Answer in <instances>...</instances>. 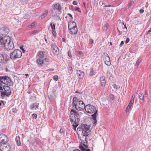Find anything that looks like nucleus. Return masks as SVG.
Wrapping results in <instances>:
<instances>
[{
	"mask_svg": "<svg viewBox=\"0 0 151 151\" xmlns=\"http://www.w3.org/2000/svg\"><path fill=\"white\" fill-rule=\"evenodd\" d=\"M151 32V29L149 30L147 32V33H150Z\"/></svg>",
	"mask_w": 151,
	"mask_h": 151,
	"instance_id": "60",
	"label": "nucleus"
},
{
	"mask_svg": "<svg viewBox=\"0 0 151 151\" xmlns=\"http://www.w3.org/2000/svg\"><path fill=\"white\" fill-rule=\"evenodd\" d=\"M144 12V10L143 9H141L139 11V12L140 13H142Z\"/></svg>",
	"mask_w": 151,
	"mask_h": 151,
	"instance_id": "46",
	"label": "nucleus"
},
{
	"mask_svg": "<svg viewBox=\"0 0 151 151\" xmlns=\"http://www.w3.org/2000/svg\"><path fill=\"white\" fill-rule=\"evenodd\" d=\"M45 41L46 42V43H47V39H46V38H45Z\"/></svg>",
	"mask_w": 151,
	"mask_h": 151,
	"instance_id": "63",
	"label": "nucleus"
},
{
	"mask_svg": "<svg viewBox=\"0 0 151 151\" xmlns=\"http://www.w3.org/2000/svg\"><path fill=\"white\" fill-rule=\"evenodd\" d=\"M78 112L73 109H71L70 112V119L71 122H74L75 125H73V126H76L75 129L78 125V123L80 119L77 116Z\"/></svg>",
	"mask_w": 151,
	"mask_h": 151,
	"instance_id": "4",
	"label": "nucleus"
},
{
	"mask_svg": "<svg viewBox=\"0 0 151 151\" xmlns=\"http://www.w3.org/2000/svg\"><path fill=\"white\" fill-rule=\"evenodd\" d=\"M73 4L74 5H76L78 4V3L77 1H74L73 2Z\"/></svg>",
	"mask_w": 151,
	"mask_h": 151,
	"instance_id": "44",
	"label": "nucleus"
},
{
	"mask_svg": "<svg viewBox=\"0 0 151 151\" xmlns=\"http://www.w3.org/2000/svg\"><path fill=\"white\" fill-rule=\"evenodd\" d=\"M117 30L118 31H119V35H121L122 34V32H121L120 31H119L118 27H117Z\"/></svg>",
	"mask_w": 151,
	"mask_h": 151,
	"instance_id": "49",
	"label": "nucleus"
},
{
	"mask_svg": "<svg viewBox=\"0 0 151 151\" xmlns=\"http://www.w3.org/2000/svg\"><path fill=\"white\" fill-rule=\"evenodd\" d=\"M58 77L57 75L54 76L53 77V80L56 81L58 80Z\"/></svg>",
	"mask_w": 151,
	"mask_h": 151,
	"instance_id": "35",
	"label": "nucleus"
},
{
	"mask_svg": "<svg viewBox=\"0 0 151 151\" xmlns=\"http://www.w3.org/2000/svg\"><path fill=\"white\" fill-rule=\"evenodd\" d=\"M100 83L102 86H104L106 85V81L105 77L104 76H102L100 77Z\"/></svg>",
	"mask_w": 151,
	"mask_h": 151,
	"instance_id": "17",
	"label": "nucleus"
},
{
	"mask_svg": "<svg viewBox=\"0 0 151 151\" xmlns=\"http://www.w3.org/2000/svg\"><path fill=\"white\" fill-rule=\"evenodd\" d=\"M8 140V139L6 135L3 134H0V144L6 143Z\"/></svg>",
	"mask_w": 151,
	"mask_h": 151,
	"instance_id": "12",
	"label": "nucleus"
},
{
	"mask_svg": "<svg viewBox=\"0 0 151 151\" xmlns=\"http://www.w3.org/2000/svg\"><path fill=\"white\" fill-rule=\"evenodd\" d=\"M20 47V49L22 51L23 53L25 55L24 52L25 50H24V49L23 48V46H21Z\"/></svg>",
	"mask_w": 151,
	"mask_h": 151,
	"instance_id": "37",
	"label": "nucleus"
},
{
	"mask_svg": "<svg viewBox=\"0 0 151 151\" xmlns=\"http://www.w3.org/2000/svg\"><path fill=\"white\" fill-rule=\"evenodd\" d=\"M25 76H26L27 77V76H29L28 74H25Z\"/></svg>",
	"mask_w": 151,
	"mask_h": 151,
	"instance_id": "64",
	"label": "nucleus"
},
{
	"mask_svg": "<svg viewBox=\"0 0 151 151\" xmlns=\"http://www.w3.org/2000/svg\"><path fill=\"white\" fill-rule=\"evenodd\" d=\"M83 145L84 146H85V147L86 148H87V145H86V144H83Z\"/></svg>",
	"mask_w": 151,
	"mask_h": 151,
	"instance_id": "58",
	"label": "nucleus"
},
{
	"mask_svg": "<svg viewBox=\"0 0 151 151\" xmlns=\"http://www.w3.org/2000/svg\"><path fill=\"white\" fill-rule=\"evenodd\" d=\"M50 26L52 30H55V24L53 23H51L50 24Z\"/></svg>",
	"mask_w": 151,
	"mask_h": 151,
	"instance_id": "29",
	"label": "nucleus"
},
{
	"mask_svg": "<svg viewBox=\"0 0 151 151\" xmlns=\"http://www.w3.org/2000/svg\"><path fill=\"white\" fill-rule=\"evenodd\" d=\"M134 95H132L130 100H132V101H134Z\"/></svg>",
	"mask_w": 151,
	"mask_h": 151,
	"instance_id": "45",
	"label": "nucleus"
},
{
	"mask_svg": "<svg viewBox=\"0 0 151 151\" xmlns=\"http://www.w3.org/2000/svg\"><path fill=\"white\" fill-rule=\"evenodd\" d=\"M73 151H81L79 150H73Z\"/></svg>",
	"mask_w": 151,
	"mask_h": 151,
	"instance_id": "61",
	"label": "nucleus"
},
{
	"mask_svg": "<svg viewBox=\"0 0 151 151\" xmlns=\"http://www.w3.org/2000/svg\"><path fill=\"white\" fill-rule=\"evenodd\" d=\"M102 6H103V7H108L109 6L107 4L105 3L104 2H102Z\"/></svg>",
	"mask_w": 151,
	"mask_h": 151,
	"instance_id": "34",
	"label": "nucleus"
},
{
	"mask_svg": "<svg viewBox=\"0 0 151 151\" xmlns=\"http://www.w3.org/2000/svg\"><path fill=\"white\" fill-rule=\"evenodd\" d=\"M39 104L36 103H33L31 104L30 106V108L32 110H36L38 109Z\"/></svg>",
	"mask_w": 151,
	"mask_h": 151,
	"instance_id": "14",
	"label": "nucleus"
},
{
	"mask_svg": "<svg viewBox=\"0 0 151 151\" xmlns=\"http://www.w3.org/2000/svg\"><path fill=\"white\" fill-rule=\"evenodd\" d=\"M1 86V83H0V92H1V91H2L3 89V86Z\"/></svg>",
	"mask_w": 151,
	"mask_h": 151,
	"instance_id": "40",
	"label": "nucleus"
},
{
	"mask_svg": "<svg viewBox=\"0 0 151 151\" xmlns=\"http://www.w3.org/2000/svg\"><path fill=\"white\" fill-rule=\"evenodd\" d=\"M109 97L110 99H111L112 100H113L114 99V95L113 94L110 95L109 96Z\"/></svg>",
	"mask_w": 151,
	"mask_h": 151,
	"instance_id": "38",
	"label": "nucleus"
},
{
	"mask_svg": "<svg viewBox=\"0 0 151 151\" xmlns=\"http://www.w3.org/2000/svg\"><path fill=\"white\" fill-rule=\"evenodd\" d=\"M51 11L52 16H54L57 15L58 14H59V12L61 11L59 10V9H56L53 8H52Z\"/></svg>",
	"mask_w": 151,
	"mask_h": 151,
	"instance_id": "16",
	"label": "nucleus"
},
{
	"mask_svg": "<svg viewBox=\"0 0 151 151\" xmlns=\"http://www.w3.org/2000/svg\"><path fill=\"white\" fill-rule=\"evenodd\" d=\"M134 3V2L133 1H131L130 3L129 4V5H131Z\"/></svg>",
	"mask_w": 151,
	"mask_h": 151,
	"instance_id": "54",
	"label": "nucleus"
},
{
	"mask_svg": "<svg viewBox=\"0 0 151 151\" xmlns=\"http://www.w3.org/2000/svg\"><path fill=\"white\" fill-rule=\"evenodd\" d=\"M145 94L146 95H147V91H145Z\"/></svg>",
	"mask_w": 151,
	"mask_h": 151,
	"instance_id": "57",
	"label": "nucleus"
},
{
	"mask_svg": "<svg viewBox=\"0 0 151 151\" xmlns=\"http://www.w3.org/2000/svg\"><path fill=\"white\" fill-rule=\"evenodd\" d=\"M68 28L69 33L72 35H75L77 33L78 29L76 26V24L75 22H71L68 24Z\"/></svg>",
	"mask_w": 151,
	"mask_h": 151,
	"instance_id": "5",
	"label": "nucleus"
},
{
	"mask_svg": "<svg viewBox=\"0 0 151 151\" xmlns=\"http://www.w3.org/2000/svg\"><path fill=\"white\" fill-rule=\"evenodd\" d=\"M9 40V37L8 36L4 37L0 36V46L6 48L7 42Z\"/></svg>",
	"mask_w": 151,
	"mask_h": 151,
	"instance_id": "8",
	"label": "nucleus"
},
{
	"mask_svg": "<svg viewBox=\"0 0 151 151\" xmlns=\"http://www.w3.org/2000/svg\"><path fill=\"white\" fill-rule=\"evenodd\" d=\"M124 44V42L123 41H122L121 42L120 44V45H119L120 47H122L123 46V45Z\"/></svg>",
	"mask_w": 151,
	"mask_h": 151,
	"instance_id": "42",
	"label": "nucleus"
},
{
	"mask_svg": "<svg viewBox=\"0 0 151 151\" xmlns=\"http://www.w3.org/2000/svg\"><path fill=\"white\" fill-rule=\"evenodd\" d=\"M48 70L49 71H53L54 69H48Z\"/></svg>",
	"mask_w": 151,
	"mask_h": 151,
	"instance_id": "59",
	"label": "nucleus"
},
{
	"mask_svg": "<svg viewBox=\"0 0 151 151\" xmlns=\"http://www.w3.org/2000/svg\"><path fill=\"white\" fill-rule=\"evenodd\" d=\"M141 60L142 59L141 58H140L137 61L136 64V66L137 67L138 66L139 63L141 62Z\"/></svg>",
	"mask_w": 151,
	"mask_h": 151,
	"instance_id": "31",
	"label": "nucleus"
},
{
	"mask_svg": "<svg viewBox=\"0 0 151 151\" xmlns=\"http://www.w3.org/2000/svg\"><path fill=\"white\" fill-rule=\"evenodd\" d=\"M53 8L56 9H59V10L61 11V7L59 4L57 3L52 5Z\"/></svg>",
	"mask_w": 151,
	"mask_h": 151,
	"instance_id": "22",
	"label": "nucleus"
},
{
	"mask_svg": "<svg viewBox=\"0 0 151 151\" xmlns=\"http://www.w3.org/2000/svg\"><path fill=\"white\" fill-rule=\"evenodd\" d=\"M134 102V101H132V100H130V102L129 103V104L131 105H132V104Z\"/></svg>",
	"mask_w": 151,
	"mask_h": 151,
	"instance_id": "48",
	"label": "nucleus"
},
{
	"mask_svg": "<svg viewBox=\"0 0 151 151\" xmlns=\"http://www.w3.org/2000/svg\"><path fill=\"white\" fill-rule=\"evenodd\" d=\"M11 82V79L8 76H0V83H2L7 86H10Z\"/></svg>",
	"mask_w": 151,
	"mask_h": 151,
	"instance_id": "9",
	"label": "nucleus"
},
{
	"mask_svg": "<svg viewBox=\"0 0 151 151\" xmlns=\"http://www.w3.org/2000/svg\"><path fill=\"white\" fill-rule=\"evenodd\" d=\"M49 61V59L46 57H39L36 61L37 64L40 66L46 65Z\"/></svg>",
	"mask_w": 151,
	"mask_h": 151,
	"instance_id": "7",
	"label": "nucleus"
},
{
	"mask_svg": "<svg viewBox=\"0 0 151 151\" xmlns=\"http://www.w3.org/2000/svg\"><path fill=\"white\" fill-rule=\"evenodd\" d=\"M22 55L25 56L23 55L22 52L19 50H15L14 52L10 54V57H21Z\"/></svg>",
	"mask_w": 151,
	"mask_h": 151,
	"instance_id": "11",
	"label": "nucleus"
},
{
	"mask_svg": "<svg viewBox=\"0 0 151 151\" xmlns=\"http://www.w3.org/2000/svg\"><path fill=\"white\" fill-rule=\"evenodd\" d=\"M48 13V10H46L45 11L44 13H43V14L42 15V16H41V18L42 19L44 18L45 16H46L47 15V13Z\"/></svg>",
	"mask_w": 151,
	"mask_h": 151,
	"instance_id": "25",
	"label": "nucleus"
},
{
	"mask_svg": "<svg viewBox=\"0 0 151 151\" xmlns=\"http://www.w3.org/2000/svg\"><path fill=\"white\" fill-rule=\"evenodd\" d=\"M77 52L78 54H79L80 55H81L82 53V52L81 51H78Z\"/></svg>",
	"mask_w": 151,
	"mask_h": 151,
	"instance_id": "50",
	"label": "nucleus"
},
{
	"mask_svg": "<svg viewBox=\"0 0 151 151\" xmlns=\"http://www.w3.org/2000/svg\"><path fill=\"white\" fill-rule=\"evenodd\" d=\"M108 25L107 23H106L104 25V27L103 28V30L104 31L106 30L107 29H108Z\"/></svg>",
	"mask_w": 151,
	"mask_h": 151,
	"instance_id": "30",
	"label": "nucleus"
},
{
	"mask_svg": "<svg viewBox=\"0 0 151 151\" xmlns=\"http://www.w3.org/2000/svg\"><path fill=\"white\" fill-rule=\"evenodd\" d=\"M35 25V23H32L29 26V27L30 28H32L34 27Z\"/></svg>",
	"mask_w": 151,
	"mask_h": 151,
	"instance_id": "33",
	"label": "nucleus"
},
{
	"mask_svg": "<svg viewBox=\"0 0 151 151\" xmlns=\"http://www.w3.org/2000/svg\"><path fill=\"white\" fill-rule=\"evenodd\" d=\"M113 86L114 88H116V89H118L119 88H120L119 86H118V85H116L115 84H114V85H113Z\"/></svg>",
	"mask_w": 151,
	"mask_h": 151,
	"instance_id": "36",
	"label": "nucleus"
},
{
	"mask_svg": "<svg viewBox=\"0 0 151 151\" xmlns=\"http://www.w3.org/2000/svg\"><path fill=\"white\" fill-rule=\"evenodd\" d=\"M11 147L8 143H4L0 146V150L1 151H10Z\"/></svg>",
	"mask_w": 151,
	"mask_h": 151,
	"instance_id": "10",
	"label": "nucleus"
},
{
	"mask_svg": "<svg viewBox=\"0 0 151 151\" xmlns=\"http://www.w3.org/2000/svg\"><path fill=\"white\" fill-rule=\"evenodd\" d=\"M32 116L33 118L36 119L37 117V115L35 114H33L32 115Z\"/></svg>",
	"mask_w": 151,
	"mask_h": 151,
	"instance_id": "41",
	"label": "nucleus"
},
{
	"mask_svg": "<svg viewBox=\"0 0 151 151\" xmlns=\"http://www.w3.org/2000/svg\"><path fill=\"white\" fill-rule=\"evenodd\" d=\"M105 63L107 65L109 66L111 64L110 57H105L104 59Z\"/></svg>",
	"mask_w": 151,
	"mask_h": 151,
	"instance_id": "18",
	"label": "nucleus"
},
{
	"mask_svg": "<svg viewBox=\"0 0 151 151\" xmlns=\"http://www.w3.org/2000/svg\"><path fill=\"white\" fill-rule=\"evenodd\" d=\"M9 60V59L7 58V57H0V63H6Z\"/></svg>",
	"mask_w": 151,
	"mask_h": 151,
	"instance_id": "20",
	"label": "nucleus"
},
{
	"mask_svg": "<svg viewBox=\"0 0 151 151\" xmlns=\"http://www.w3.org/2000/svg\"><path fill=\"white\" fill-rule=\"evenodd\" d=\"M86 111L89 113L93 114L91 116L93 119V121L92 122L93 126H95L96 123L97 122L96 120V114L97 113V110H96V107L91 105L88 104L86 106L85 109Z\"/></svg>",
	"mask_w": 151,
	"mask_h": 151,
	"instance_id": "2",
	"label": "nucleus"
},
{
	"mask_svg": "<svg viewBox=\"0 0 151 151\" xmlns=\"http://www.w3.org/2000/svg\"><path fill=\"white\" fill-rule=\"evenodd\" d=\"M51 48L53 53L55 55H57L59 54V51L57 46L55 45H52Z\"/></svg>",
	"mask_w": 151,
	"mask_h": 151,
	"instance_id": "13",
	"label": "nucleus"
},
{
	"mask_svg": "<svg viewBox=\"0 0 151 151\" xmlns=\"http://www.w3.org/2000/svg\"><path fill=\"white\" fill-rule=\"evenodd\" d=\"M73 101L72 105L77 110L81 111L85 109V104L80 99H78L75 96L73 98Z\"/></svg>",
	"mask_w": 151,
	"mask_h": 151,
	"instance_id": "3",
	"label": "nucleus"
},
{
	"mask_svg": "<svg viewBox=\"0 0 151 151\" xmlns=\"http://www.w3.org/2000/svg\"><path fill=\"white\" fill-rule=\"evenodd\" d=\"M15 141L18 146L21 145V142L20 141V138L19 136H17L15 138Z\"/></svg>",
	"mask_w": 151,
	"mask_h": 151,
	"instance_id": "23",
	"label": "nucleus"
},
{
	"mask_svg": "<svg viewBox=\"0 0 151 151\" xmlns=\"http://www.w3.org/2000/svg\"><path fill=\"white\" fill-rule=\"evenodd\" d=\"M52 33L54 36H55L56 35V33L55 30H52Z\"/></svg>",
	"mask_w": 151,
	"mask_h": 151,
	"instance_id": "43",
	"label": "nucleus"
},
{
	"mask_svg": "<svg viewBox=\"0 0 151 151\" xmlns=\"http://www.w3.org/2000/svg\"><path fill=\"white\" fill-rule=\"evenodd\" d=\"M1 96L3 98L5 96L9 97L11 94V92L9 86H4L2 91H1Z\"/></svg>",
	"mask_w": 151,
	"mask_h": 151,
	"instance_id": "6",
	"label": "nucleus"
},
{
	"mask_svg": "<svg viewBox=\"0 0 151 151\" xmlns=\"http://www.w3.org/2000/svg\"><path fill=\"white\" fill-rule=\"evenodd\" d=\"M129 41V38H127L125 41L126 44Z\"/></svg>",
	"mask_w": 151,
	"mask_h": 151,
	"instance_id": "47",
	"label": "nucleus"
},
{
	"mask_svg": "<svg viewBox=\"0 0 151 151\" xmlns=\"http://www.w3.org/2000/svg\"><path fill=\"white\" fill-rule=\"evenodd\" d=\"M76 74L77 76L80 77L81 78H83L84 75V72L80 70H78L77 71Z\"/></svg>",
	"mask_w": 151,
	"mask_h": 151,
	"instance_id": "19",
	"label": "nucleus"
},
{
	"mask_svg": "<svg viewBox=\"0 0 151 151\" xmlns=\"http://www.w3.org/2000/svg\"><path fill=\"white\" fill-rule=\"evenodd\" d=\"M77 132L80 134L79 137L82 142L85 143L87 142L86 137L90 134V126L87 124H83L81 127H78L77 129Z\"/></svg>",
	"mask_w": 151,
	"mask_h": 151,
	"instance_id": "1",
	"label": "nucleus"
},
{
	"mask_svg": "<svg viewBox=\"0 0 151 151\" xmlns=\"http://www.w3.org/2000/svg\"><path fill=\"white\" fill-rule=\"evenodd\" d=\"M132 106V105H131L129 104L128 106L127 107L126 109V112H127L128 111H129V109L131 108Z\"/></svg>",
	"mask_w": 151,
	"mask_h": 151,
	"instance_id": "28",
	"label": "nucleus"
},
{
	"mask_svg": "<svg viewBox=\"0 0 151 151\" xmlns=\"http://www.w3.org/2000/svg\"><path fill=\"white\" fill-rule=\"evenodd\" d=\"M79 147L82 151H90L89 149H86L82 146H79Z\"/></svg>",
	"mask_w": 151,
	"mask_h": 151,
	"instance_id": "26",
	"label": "nucleus"
},
{
	"mask_svg": "<svg viewBox=\"0 0 151 151\" xmlns=\"http://www.w3.org/2000/svg\"><path fill=\"white\" fill-rule=\"evenodd\" d=\"M139 99L142 100H144V95L143 93H140L139 94Z\"/></svg>",
	"mask_w": 151,
	"mask_h": 151,
	"instance_id": "27",
	"label": "nucleus"
},
{
	"mask_svg": "<svg viewBox=\"0 0 151 151\" xmlns=\"http://www.w3.org/2000/svg\"><path fill=\"white\" fill-rule=\"evenodd\" d=\"M75 10L76 11H78V12H81L80 9L78 7H75Z\"/></svg>",
	"mask_w": 151,
	"mask_h": 151,
	"instance_id": "39",
	"label": "nucleus"
},
{
	"mask_svg": "<svg viewBox=\"0 0 151 151\" xmlns=\"http://www.w3.org/2000/svg\"><path fill=\"white\" fill-rule=\"evenodd\" d=\"M120 24L122 25V26H123V25H124V23H120Z\"/></svg>",
	"mask_w": 151,
	"mask_h": 151,
	"instance_id": "62",
	"label": "nucleus"
},
{
	"mask_svg": "<svg viewBox=\"0 0 151 151\" xmlns=\"http://www.w3.org/2000/svg\"><path fill=\"white\" fill-rule=\"evenodd\" d=\"M68 15L71 18V19H72L73 17L71 14H68Z\"/></svg>",
	"mask_w": 151,
	"mask_h": 151,
	"instance_id": "55",
	"label": "nucleus"
},
{
	"mask_svg": "<svg viewBox=\"0 0 151 151\" xmlns=\"http://www.w3.org/2000/svg\"><path fill=\"white\" fill-rule=\"evenodd\" d=\"M89 41L92 44L93 43V40L91 39H90V40H89Z\"/></svg>",
	"mask_w": 151,
	"mask_h": 151,
	"instance_id": "52",
	"label": "nucleus"
},
{
	"mask_svg": "<svg viewBox=\"0 0 151 151\" xmlns=\"http://www.w3.org/2000/svg\"><path fill=\"white\" fill-rule=\"evenodd\" d=\"M63 132V129L61 128L60 130V133H62Z\"/></svg>",
	"mask_w": 151,
	"mask_h": 151,
	"instance_id": "51",
	"label": "nucleus"
},
{
	"mask_svg": "<svg viewBox=\"0 0 151 151\" xmlns=\"http://www.w3.org/2000/svg\"><path fill=\"white\" fill-rule=\"evenodd\" d=\"M68 55L69 57H71V53L70 52H68Z\"/></svg>",
	"mask_w": 151,
	"mask_h": 151,
	"instance_id": "56",
	"label": "nucleus"
},
{
	"mask_svg": "<svg viewBox=\"0 0 151 151\" xmlns=\"http://www.w3.org/2000/svg\"><path fill=\"white\" fill-rule=\"evenodd\" d=\"M67 69L68 71L70 72H72L73 71L72 68L71 66L70 65H68L67 67Z\"/></svg>",
	"mask_w": 151,
	"mask_h": 151,
	"instance_id": "32",
	"label": "nucleus"
},
{
	"mask_svg": "<svg viewBox=\"0 0 151 151\" xmlns=\"http://www.w3.org/2000/svg\"><path fill=\"white\" fill-rule=\"evenodd\" d=\"M47 52L45 51H40L38 53V57H44L47 55Z\"/></svg>",
	"mask_w": 151,
	"mask_h": 151,
	"instance_id": "21",
	"label": "nucleus"
},
{
	"mask_svg": "<svg viewBox=\"0 0 151 151\" xmlns=\"http://www.w3.org/2000/svg\"><path fill=\"white\" fill-rule=\"evenodd\" d=\"M96 73V71L92 68L91 69L90 73L89 74V76L91 77L93 75H95Z\"/></svg>",
	"mask_w": 151,
	"mask_h": 151,
	"instance_id": "24",
	"label": "nucleus"
},
{
	"mask_svg": "<svg viewBox=\"0 0 151 151\" xmlns=\"http://www.w3.org/2000/svg\"><path fill=\"white\" fill-rule=\"evenodd\" d=\"M13 42H11L10 40V38H9V40L7 41L6 43V48H5L7 49L10 50L12 47H13Z\"/></svg>",
	"mask_w": 151,
	"mask_h": 151,
	"instance_id": "15",
	"label": "nucleus"
},
{
	"mask_svg": "<svg viewBox=\"0 0 151 151\" xmlns=\"http://www.w3.org/2000/svg\"><path fill=\"white\" fill-rule=\"evenodd\" d=\"M19 57H10V58H11V59H12L13 60H14L16 59V58H19Z\"/></svg>",
	"mask_w": 151,
	"mask_h": 151,
	"instance_id": "53",
	"label": "nucleus"
}]
</instances>
